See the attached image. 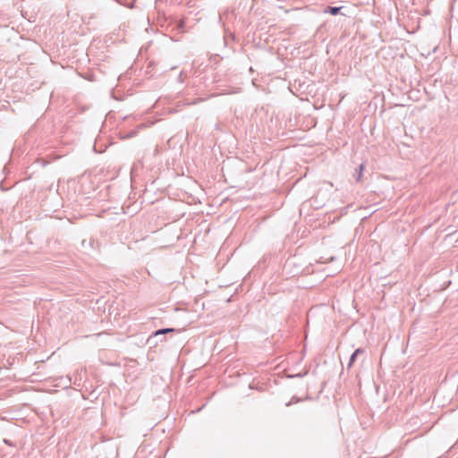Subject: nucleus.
<instances>
[{
  "instance_id": "1",
  "label": "nucleus",
  "mask_w": 458,
  "mask_h": 458,
  "mask_svg": "<svg viewBox=\"0 0 458 458\" xmlns=\"http://www.w3.org/2000/svg\"><path fill=\"white\" fill-rule=\"evenodd\" d=\"M364 170V163H360L357 168H355L352 176L355 178L356 182H360Z\"/></svg>"
},
{
  "instance_id": "2",
  "label": "nucleus",
  "mask_w": 458,
  "mask_h": 458,
  "mask_svg": "<svg viewBox=\"0 0 458 458\" xmlns=\"http://www.w3.org/2000/svg\"><path fill=\"white\" fill-rule=\"evenodd\" d=\"M364 352V350L362 348H358L356 349L353 353L351 355L350 357V360H349V363H348V367H352V364L355 362L356 360V358L359 354H361Z\"/></svg>"
},
{
  "instance_id": "3",
  "label": "nucleus",
  "mask_w": 458,
  "mask_h": 458,
  "mask_svg": "<svg viewBox=\"0 0 458 458\" xmlns=\"http://www.w3.org/2000/svg\"><path fill=\"white\" fill-rule=\"evenodd\" d=\"M340 9H341L340 7H327V9L325 12L335 15V14L338 13Z\"/></svg>"
},
{
  "instance_id": "4",
  "label": "nucleus",
  "mask_w": 458,
  "mask_h": 458,
  "mask_svg": "<svg viewBox=\"0 0 458 458\" xmlns=\"http://www.w3.org/2000/svg\"><path fill=\"white\" fill-rule=\"evenodd\" d=\"M174 328L160 329V330H157V331L155 332V335H162V334H166V333L174 332Z\"/></svg>"
}]
</instances>
